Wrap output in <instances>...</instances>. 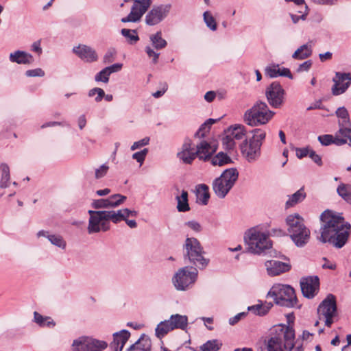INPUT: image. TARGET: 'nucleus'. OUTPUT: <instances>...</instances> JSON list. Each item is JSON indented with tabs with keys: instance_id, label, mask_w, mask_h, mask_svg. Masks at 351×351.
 <instances>
[{
	"instance_id": "1",
	"label": "nucleus",
	"mask_w": 351,
	"mask_h": 351,
	"mask_svg": "<svg viewBox=\"0 0 351 351\" xmlns=\"http://www.w3.org/2000/svg\"><path fill=\"white\" fill-rule=\"evenodd\" d=\"M321 219L324 225L318 239L324 243L328 242L337 248L344 246L349 237L350 225L345 223L343 217L334 215L331 211L324 212Z\"/></svg>"
},
{
	"instance_id": "2",
	"label": "nucleus",
	"mask_w": 351,
	"mask_h": 351,
	"mask_svg": "<svg viewBox=\"0 0 351 351\" xmlns=\"http://www.w3.org/2000/svg\"><path fill=\"white\" fill-rule=\"evenodd\" d=\"M295 332L294 330L285 325L275 326L268 339L267 348L268 351H284V348L291 351L294 346Z\"/></svg>"
},
{
	"instance_id": "3",
	"label": "nucleus",
	"mask_w": 351,
	"mask_h": 351,
	"mask_svg": "<svg viewBox=\"0 0 351 351\" xmlns=\"http://www.w3.org/2000/svg\"><path fill=\"white\" fill-rule=\"evenodd\" d=\"M245 242L249 252L261 255L272 247L269 234L259 227L249 229L245 234Z\"/></svg>"
},
{
	"instance_id": "4",
	"label": "nucleus",
	"mask_w": 351,
	"mask_h": 351,
	"mask_svg": "<svg viewBox=\"0 0 351 351\" xmlns=\"http://www.w3.org/2000/svg\"><path fill=\"white\" fill-rule=\"evenodd\" d=\"M252 136L243 141L240 145L242 156L249 162L256 161L261 154V148L266 137V132L261 128L252 131Z\"/></svg>"
},
{
	"instance_id": "5",
	"label": "nucleus",
	"mask_w": 351,
	"mask_h": 351,
	"mask_svg": "<svg viewBox=\"0 0 351 351\" xmlns=\"http://www.w3.org/2000/svg\"><path fill=\"white\" fill-rule=\"evenodd\" d=\"M287 231L298 247H303L310 238V230L304 223V219L298 213L288 215L285 219Z\"/></svg>"
},
{
	"instance_id": "6",
	"label": "nucleus",
	"mask_w": 351,
	"mask_h": 351,
	"mask_svg": "<svg viewBox=\"0 0 351 351\" xmlns=\"http://www.w3.org/2000/svg\"><path fill=\"white\" fill-rule=\"evenodd\" d=\"M274 115L266 103L257 101L245 112L243 119L247 125L254 127L267 123Z\"/></svg>"
},
{
	"instance_id": "7",
	"label": "nucleus",
	"mask_w": 351,
	"mask_h": 351,
	"mask_svg": "<svg viewBox=\"0 0 351 351\" xmlns=\"http://www.w3.org/2000/svg\"><path fill=\"white\" fill-rule=\"evenodd\" d=\"M184 257L200 269H204L209 259L204 257L205 252L199 241L194 237H187L184 245Z\"/></svg>"
},
{
	"instance_id": "8",
	"label": "nucleus",
	"mask_w": 351,
	"mask_h": 351,
	"mask_svg": "<svg viewBox=\"0 0 351 351\" xmlns=\"http://www.w3.org/2000/svg\"><path fill=\"white\" fill-rule=\"evenodd\" d=\"M267 296L274 299L276 304L285 307H295L298 300L295 290L289 285L275 284L270 289Z\"/></svg>"
},
{
	"instance_id": "9",
	"label": "nucleus",
	"mask_w": 351,
	"mask_h": 351,
	"mask_svg": "<svg viewBox=\"0 0 351 351\" xmlns=\"http://www.w3.org/2000/svg\"><path fill=\"white\" fill-rule=\"evenodd\" d=\"M337 315L336 298L333 295L329 294L318 306V320L315 322V326H318L319 322H324L326 327L330 328Z\"/></svg>"
},
{
	"instance_id": "10",
	"label": "nucleus",
	"mask_w": 351,
	"mask_h": 351,
	"mask_svg": "<svg viewBox=\"0 0 351 351\" xmlns=\"http://www.w3.org/2000/svg\"><path fill=\"white\" fill-rule=\"evenodd\" d=\"M239 172L235 168L226 169L221 175L214 180L213 189L219 198L226 196L238 180Z\"/></svg>"
},
{
	"instance_id": "11",
	"label": "nucleus",
	"mask_w": 351,
	"mask_h": 351,
	"mask_svg": "<svg viewBox=\"0 0 351 351\" xmlns=\"http://www.w3.org/2000/svg\"><path fill=\"white\" fill-rule=\"evenodd\" d=\"M198 271L196 268L184 267L178 269L172 278L175 288L178 291H186L197 280Z\"/></svg>"
},
{
	"instance_id": "12",
	"label": "nucleus",
	"mask_w": 351,
	"mask_h": 351,
	"mask_svg": "<svg viewBox=\"0 0 351 351\" xmlns=\"http://www.w3.org/2000/svg\"><path fill=\"white\" fill-rule=\"evenodd\" d=\"M90 219L88 226L89 234L98 232L100 230L106 231L110 226V210H88Z\"/></svg>"
},
{
	"instance_id": "13",
	"label": "nucleus",
	"mask_w": 351,
	"mask_h": 351,
	"mask_svg": "<svg viewBox=\"0 0 351 351\" xmlns=\"http://www.w3.org/2000/svg\"><path fill=\"white\" fill-rule=\"evenodd\" d=\"M125 2H132V5L129 14L121 19L123 23H136L141 20L152 3V0H125Z\"/></svg>"
},
{
	"instance_id": "14",
	"label": "nucleus",
	"mask_w": 351,
	"mask_h": 351,
	"mask_svg": "<svg viewBox=\"0 0 351 351\" xmlns=\"http://www.w3.org/2000/svg\"><path fill=\"white\" fill-rule=\"evenodd\" d=\"M267 99L270 106L275 108H280L285 99V91L280 83L272 82L265 91Z\"/></svg>"
},
{
	"instance_id": "15",
	"label": "nucleus",
	"mask_w": 351,
	"mask_h": 351,
	"mask_svg": "<svg viewBox=\"0 0 351 351\" xmlns=\"http://www.w3.org/2000/svg\"><path fill=\"white\" fill-rule=\"evenodd\" d=\"M171 8V4H160L153 6L145 16V23L151 26L160 23L168 16Z\"/></svg>"
},
{
	"instance_id": "16",
	"label": "nucleus",
	"mask_w": 351,
	"mask_h": 351,
	"mask_svg": "<svg viewBox=\"0 0 351 351\" xmlns=\"http://www.w3.org/2000/svg\"><path fill=\"white\" fill-rule=\"evenodd\" d=\"M334 83L331 88V93L335 96L344 93L351 84V75L350 73L336 72L332 78Z\"/></svg>"
},
{
	"instance_id": "17",
	"label": "nucleus",
	"mask_w": 351,
	"mask_h": 351,
	"mask_svg": "<svg viewBox=\"0 0 351 351\" xmlns=\"http://www.w3.org/2000/svg\"><path fill=\"white\" fill-rule=\"evenodd\" d=\"M196 149L194 148L193 141L189 138H186L177 153V158L184 164L190 165L197 157L195 154Z\"/></svg>"
},
{
	"instance_id": "18",
	"label": "nucleus",
	"mask_w": 351,
	"mask_h": 351,
	"mask_svg": "<svg viewBox=\"0 0 351 351\" xmlns=\"http://www.w3.org/2000/svg\"><path fill=\"white\" fill-rule=\"evenodd\" d=\"M302 294L308 298H313L318 292L319 280L317 276L303 278L300 281Z\"/></svg>"
},
{
	"instance_id": "19",
	"label": "nucleus",
	"mask_w": 351,
	"mask_h": 351,
	"mask_svg": "<svg viewBox=\"0 0 351 351\" xmlns=\"http://www.w3.org/2000/svg\"><path fill=\"white\" fill-rule=\"evenodd\" d=\"M267 273L270 276H278L290 270L291 265L277 260H269L265 263Z\"/></svg>"
},
{
	"instance_id": "20",
	"label": "nucleus",
	"mask_w": 351,
	"mask_h": 351,
	"mask_svg": "<svg viewBox=\"0 0 351 351\" xmlns=\"http://www.w3.org/2000/svg\"><path fill=\"white\" fill-rule=\"evenodd\" d=\"M73 52L86 62H93L98 59L95 50L86 45H79L77 47H74Z\"/></svg>"
},
{
	"instance_id": "21",
	"label": "nucleus",
	"mask_w": 351,
	"mask_h": 351,
	"mask_svg": "<svg viewBox=\"0 0 351 351\" xmlns=\"http://www.w3.org/2000/svg\"><path fill=\"white\" fill-rule=\"evenodd\" d=\"M196 152L197 158L202 160H208L210 159L213 154L217 151V146L214 143H208L206 141H202L196 145Z\"/></svg>"
},
{
	"instance_id": "22",
	"label": "nucleus",
	"mask_w": 351,
	"mask_h": 351,
	"mask_svg": "<svg viewBox=\"0 0 351 351\" xmlns=\"http://www.w3.org/2000/svg\"><path fill=\"white\" fill-rule=\"evenodd\" d=\"M113 341L111 342L112 351H122L126 342L130 337V332L126 330H121L112 335Z\"/></svg>"
},
{
	"instance_id": "23",
	"label": "nucleus",
	"mask_w": 351,
	"mask_h": 351,
	"mask_svg": "<svg viewBox=\"0 0 351 351\" xmlns=\"http://www.w3.org/2000/svg\"><path fill=\"white\" fill-rule=\"evenodd\" d=\"M265 73L270 78H275L278 76L287 77L291 80L293 78L289 69L280 67L279 64H273L267 66L265 69Z\"/></svg>"
},
{
	"instance_id": "24",
	"label": "nucleus",
	"mask_w": 351,
	"mask_h": 351,
	"mask_svg": "<svg viewBox=\"0 0 351 351\" xmlns=\"http://www.w3.org/2000/svg\"><path fill=\"white\" fill-rule=\"evenodd\" d=\"M10 61L19 64H30L34 61L32 54L21 50L11 53L9 56Z\"/></svg>"
},
{
	"instance_id": "25",
	"label": "nucleus",
	"mask_w": 351,
	"mask_h": 351,
	"mask_svg": "<svg viewBox=\"0 0 351 351\" xmlns=\"http://www.w3.org/2000/svg\"><path fill=\"white\" fill-rule=\"evenodd\" d=\"M152 341L150 338L145 335H142L140 338L125 351H151Z\"/></svg>"
},
{
	"instance_id": "26",
	"label": "nucleus",
	"mask_w": 351,
	"mask_h": 351,
	"mask_svg": "<svg viewBox=\"0 0 351 351\" xmlns=\"http://www.w3.org/2000/svg\"><path fill=\"white\" fill-rule=\"evenodd\" d=\"M188 196V192L185 190H182L180 194L178 193L176 195L177 201L176 208L179 212L184 213L190 210L191 208L189 204Z\"/></svg>"
},
{
	"instance_id": "27",
	"label": "nucleus",
	"mask_w": 351,
	"mask_h": 351,
	"mask_svg": "<svg viewBox=\"0 0 351 351\" xmlns=\"http://www.w3.org/2000/svg\"><path fill=\"white\" fill-rule=\"evenodd\" d=\"M173 329L185 330L188 326V317L180 314L171 315L169 319Z\"/></svg>"
},
{
	"instance_id": "28",
	"label": "nucleus",
	"mask_w": 351,
	"mask_h": 351,
	"mask_svg": "<svg viewBox=\"0 0 351 351\" xmlns=\"http://www.w3.org/2000/svg\"><path fill=\"white\" fill-rule=\"evenodd\" d=\"M306 197V193L302 188L297 191L295 193L289 196L288 200L285 203L286 208L293 207L298 203L302 202Z\"/></svg>"
},
{
	"instance_id": "29",
	"label": "nucleus",
	"mask_w": 351,
	"mask_h": 351,
	"mask_svg": "<svg viewBox=\"0 0 351 351\" xmlns=\"http://www.w3.org/2000/svg\"><path fill=\"white\" fill-rule=\"evenodd\" d=\"M312 54V45L305 44L300 46L292 55L295 60H304L310 57Z\"/></svg>"
},
{
	"instance_id": "30",
	"label": "nucleus",
	"mask_w": 351,
	"mask_h": 351,
	"mask_svg": "<svg viewBox=\"0 0 351 351\" xmlns=\"http://www.w3.org/2000/svg\"><path fill=\"white\" fill-rule=\"evenodd\" d=\"M34 322L40 327L51 328L56 326V323L51 317L43 316L36 311L34 313Z\"/></svg>"
},
{
	"instance_id": "31",
	"label": "nucleus",
	"mask_w": 351,
	"mask_h": 351,
	"mask_svg": "<svg viewBox=\"0 0 351 351\" xmlns=\"http://www.w3.org/2000/svg\"><path fill=\"white\" fill-rule=\"evenodd\" d=\"M173 327H172L171 322L169 319L160 322L156 326L155 329V335L158 339H162L164 337L168 332L173 330Z\"/></svg>"
},
{
	"instance_id": "32",
	"label": "nucleus",
	"mask_w": 351,
	"mask_h": 351,
	"mask_svg": "<svg viewBox=\"0 0 351 351\" xmlns=\"http://www.w3.org/2000/svg\"><path fill=\"white\" fill-rule=\"evenodd\" d=\"M86 346H88L86 351H102L104 350L108 344L106 341H99L91 337H86Z\"/></svg>"
},
{
	"instance_id": "33",
	"label": "nucleus",
	"mask_w": 351,
	"mask_h": 351,
	"mask_svg": "<svg viewBox=\"0 0 351 351\" xmlns=\"http://www.w3.org/2000/svg\"><path fill=\"white\" fill-rule=\"evenodd\" d=\"M228 134L234 140H241L246 134L245 127L243 125H235L231 126L228 130Z\"/></svg>"
},
{
	"instance_id": "34",
	"label": "nucleus",
	"mask_w": 351,
	"mask_h": 351,
	"mask_svg": "<svg viewBox=\"0 0 351 351\" xmlns=\"http://www.w3.org/2000/svg\"><path fill=\"white\" fill-rule=\"evenodd\" d=\"M211 163L213 166L221 167L231 162V158L223 152H219L214 157H211Z\"/></svg>"
},
{
	"instance_id": "35",
	"label": "nucleus",
	"mask_w": 351,
	"mask_h": 351,
	"mask_svg": "<svg viewBox=\"0 0 351 351\" xmlns=\"http://www.w3.org/2000/svg\"><path fill=\"white\" fill-rule=\"evenodd\" d=\"M197 197L202 204L206 205L210 197L208 187L206 184H199L197 188Z\"/></svg>"
},
{
	"instance_id": "36",
	"label": "nucleus",
	"mask_w": 351,
	"mask_h": 351,
	"mask_svg": "<svg viewBox=\"0 0 351 351\" xmlns=\"http://www.w3.org/2000/svg\"><path fill=\"white\" fill-rule=\"evenodd\" d=\"M150 40L153 47L158 50L165 48L167 45V41L162 38L161 32H157L155 34L151 35Z\"/></svg>"
},
{
	"instance_id": "37",
	"label": "nucleus",
	"mask_w": 351,
	"mask_h": 351,
	"mask_svg": "<svg viewBox=\"0 0 351 351\" xmlns=\"http://www.w3.org/2000/svg\"><path fill=\"white\" fill-rule=\"evenodd\" d=\"M0 169L1 171L0 186L1 188H6L8 186V183L10 178V168L7 164L2 163L0 165Z\"/></svg>"
},
{
	"instance_id": "38",
	"label": "nucleus",
	"mask_w": 351,
	"mask_h": 351,
	"mask_svg": "<svg viewBox=\"0 0 351 351\" xmlns=\"http://www.w3.org/2000/svg\"><path fill=\"white\" fill-rule=\"evenodd\" d=\"M337 192L347 202L351 197V185L341 183L337 189Z\"/></svg>"
},
{
	"instance_id": "39",
	"label": "nucleus",
	"mask_w": 351,
	"mask_h": 351,
	"mask_svg": "<svg viewBox=\"0 0 351 351\" xmlns=\"http://www.w3.org/2000/svg\"><path fill=\"white\" fill-rule=\"evenodd\" d=\"M97 94L95 98V101L99 102L103 98H105L107 101H110V95H106L103 89L100 88H94L88 91V95L89 97H93Z\"/></svg>"
},
{
	"instance_id": "40",
	"label": "nucleus",
	"mask_w": 351,
	"mask_h": 351,
	"mask_svg": "<svg viewBox=\"0 0 351 351\" xmlns=\"http://www.w3.org/2000/svg\"><path fill=\"white\" fill-rule=\"evenodd\" d=\"M121 34L130 44H135L139 40L136 30L122 29Z\"/></svg>"
},
{
	"instance_id": "41",
	"label": "nucleus",
	"mask_w": 351,
	"mask_h": 351,
	"mask_svg": "<svg viewBox=\"0 0 351 351\" xmlns=\"http://www.w3.org/2000/svg\"><path fill=\"white\" fill-rule=\"evenodd\" d=\"M222 343L219 342L218 340L214 339L208 341L206 343L201 346L202 351H217L219 350Z\"/></svg>"
},
{
	"instance_id": "42",
	"label": "nucleus",
	"mask_w": 351,
	"mask_h": 351,
	"mask_svg": "<svg viewBox=\"0 0 351 351\" xmlns=\"http://www.w3.org/2000/svg\"><path fill=\"white\" fill-rule=\"evenodd\" d=\"M337 116L339 118V124H350V120L347 109L344 107L339 108L336 111Z\"/></svg>"
},
{
	"instance_id": "43",
	"label": "nucleus",
	"mask_w": 351,
	"mask_h": 351,
	"mask_svg": "<svg viewBox=\"0 0 351 351\" xmlns=\"http://www.w3.org/2000/svg\"><path fill=\"white\" fill-rule=\"evenodd\" d=\"M215 122V119H209L204 122L196 132L195 136L199 137H204L205 134L210 130V125Z\"/></svg>"
},
{
	"instance_id": "44",
	"label": "nucleus",
	"mask_w": 351,
	"mask_h": 351,
	"mask_svg": "<svg viewBox=\"0 0 351 351\" xmlns=\"http://www.w3.org/2000/svg\"><path fill=\"white\" fill-rule=\"evenodd\" d=\"M86 343V337H82L74 340L72 344L73 351H86L88 348Z\"/></svg>"
},
{
	"instance_id": "45",
	"label": "nucleus",
	"mask_w": 351,
	"mask_h": 351,
	"mask_svg": "<svg viewBox=\"0 0 351 351\" xmlns=\"http://www.w3.org/2000/svg\"><path fill=\"white\" fill-rule=\"evenodd\" d=\"M127 210L124 209L119 210L117 211L111 210V221L113 223H118L121 221H125L127 218Z\"/></svg>"
},
{
	"instance_id": "46",
	"label": "nucleus",
	"mask_w": 351,
	"mask_h": 351,
	"mask_svg": "<svg viewBox=\"0 0 351 351\" xmlns=\"http://www.w3.org/2000/svg\"><path fill=\"white\" fill-rule=\"evenodd\" d=\"M48 240L51 244L60 248L64 249L66 247V242L60 235L51 234Z\"/></svg>"
},
{
	"instance_id": "47",
	"label": "nucleus",
	"mask_w": 351,
	"mask_h": 351,
	"mask_svg": "<svg viewBox=\"0 0 351 351\" xmlns=\"http://www.w3.org/2000/svg\"><path fill=\"white\" fill-rule=\"evenodd\" d=\"M204 20L207 27H209L211 30L215 31L217 29V23L215 19L208 11H206L204 13Z\"/></svg>"
},
{
	"instance_id": "48",
	"label": "nucleus",
	"mask_w": 351,
	"mask_h": 351,
	"mask_svg": "<svg viewBox=\"0 0 351 351\" xmlns=\"http://www.w3.org/2000/svg\"><path fill=\"white\" fill-rule=\"evenodd\" d=\"M110 76V66H106L99 72L95 77V81L108 82Z\"/></svg>"
},
{
	"instance_id": "49",
	"label": "nucleus",
	"mask_w": 351,
	"mask_h": 351,
	"mask_svg": "<svg viewBox=\"0 0 351 351\" xmlns=\"http://www.w3.org/2000/svg\"><path fill=\"white\" fill-rule=\"evenodd\" d=\"M147 153L148 149L145 148L140 152L134 153L132 156V159L136 160L140 164V165H142L146 158Z\"/></svg>"
},
{
	"instance_id": "50",
	"label": "nucleus",
	"mask_w": 351,
	"mask_h": 351,
	"mask_svg": "<svg viewBox=\"0 0 351 351\" xmlns=\"http://www.w3.org/2000/svg\"><path fill=\"white\" fill-rule=\"evenodd\" d=\"M110 206V199H101L93 202V206L96 209H108V206Z\"/></svg>"
},
{
	"instance_id": "51",
	"label": "nucleus",
	"mask_w": 351,
	"mask_h": 351,
	"mask_svg": "<svg viewBox=\"0 0 351 351\" xmlns=\"http://www.w3.org/2000/svg\"><path fill=\"white\" fill-rule=\"evenodd\" d=\"M126 200V197L120 194L111 195V207H116L123 204Z\"/></svg>"
},
{
	"instance_id": "52",
	"label": "nucleus",
	"mask_w": 351,
	"mask_h": 351,
	"mask_svg": "<svg viewBox=\"0 0 351 351\" xmlns=\"http://www.w3.org/2000/svg\"><path fill=\"white\" fill-rule=\"evenodd\" d=\"M149 137H145L138 141L134 142L130 147V149L132 151H134L136 149H141V147L149 145Z\"/></svg>"
},
{
	"instance_id": "53",
	"label": "nucleus",
	"mask_w": 351,
	"mask_h": 351,
	"mask_svg": "<svg viewBox=\"0 0 351 351\" xmlns=\"http://www.w3.org/2000/svg\"><path fill=\"white\" fill-rule=\"evenodd\" d=\"M222 144L224 148L228 150L232 149L235 145L234 139L230 137L229 134L222 138Z\"/></svg>"
},
{
	"instance_id": "54",
	"label": "nucleus",
	"mask_w": 351,
	"mask_h": 351,
	"mask_svg": "<svg viewBox=\"0 0 351 351\" xmlns=\"http://www.w3.org/2000/svg\"><path fill=\"white\" fill-rule=\"evenodd\" d=\"M339 133L341 136L347 138L350 136V134H351V122H350V124H339Z\"/></svg>"
},
{
	"instance_id": "55",
	"label": "nucleus",
	"mask_w": 351,
	"mask_h": 351,
	"mask_svg": "<svg viewBox=\"0 0 351 351\" xmlns=\"http://www.w3.org/2000/svg\"><path fill=\"white\" fill-rule=\"evenodd\" d=\"M45 74V71L40 68L27 70L25 72L27 77H43Z\"/></svg>"
},
{
	"instance_id": "56",
	"label": "nucleus",
	"mask_w": 351,
	"mask_h": 351,
	"mask_svg": "<svg viewBox=\"0 0 351 351\" xmlns=\"http://www.w3.org/2000/svg\"><path fill=\"white\" fill-rule=\"evenodd\" d=\"M109 169L108 165L106 164L102 165L98 169L95 170V177L97 179H99L104 177L108 172Z\"/></svg>"
},
{
	"instance_id": "57",
	"label": "nucleus",
	"mask_w": 351,
	"mask_h": 351,
	"mask_svg": "<svg viewBox=\"0 0 351 351\" xmlns=\"http://www.w3.org/2000/svg\"><path fill=\"white\" fill-rule=\"evenodd\" d=\"M184 225L195 232H199L202 229L200 223L194 220L189 221L186 222Z\"/></svg>"
},
{
	"instance_id": "58",
	"label": "nucleus",
	"mask_w": 351,
	"mask_h": 351,
	"mask_svg": "<svg viewBox=\"0 0 351 351\" xmlns=\"http://www.w3.org/2000/svg\"><path fill=\"white\" fill-rule=\"evenodd\" d=\"M318 141L323 145L327 146L332 143L333 136L330 134H325L318 136Z\"/></svg>"
},
{
	"instance_id": "59",
	"label": "nucleus",
	"mask_w": 351,
	"mask_h": 351,
	"mask_svg": "<svg viewBox=\"0 0 351 351\" xmlns=\"http://www.w3.org/2000/svg\"><path fill=\"white\" fill-rule=\"evenodd\" d=\"M312 61L311 60H306L300 64L296 69L298 73L308 71L312 66Z\"/></svg>"
},
{
	"instance_id": "60",
	"label": "nucleus",
	"mask_w": 351,
	"mask_h": 351,
	"mask_svg": "<svg viewBox=\"0 0 351 351\" xmlns=\"http://www.w3.org/2000/svg\"><path fill=\"white\" fill-rule=\"evenodd\" d=\"M311 149L308 147H303V148H296L295 154L298 158H302L307 156H309Z\"/></svg>"
},
{
	"instance_id": "61",
	"label": "nucleus",
	"mask_w": 351,
	"mask_h": 351,
	"mask_svg": "<svg viewBox=\"0 0 351 351\" xmlns=\"http://www.w3.org/2000/svg\"><path fill=\"white\" fill-rule=\"evenodd\" d=\"M145 51L149 58H152L154 63H156L159 57V53L154 51L150 47L147 46L145 48Z\"/></svg>"
},
{
	"instance_id": "62",
	"label": "nucleus",
	"mask_w": 351,
	"mask_h": 351,
	"mask_svg": "<svg viewBox=\"0 0 351 351\" xmlns=\"http://www.w3.org/2000/svg\"><path fill=\"white\" fill-rule=\"evenodd\" d=\"M249 311H252L254 314L258 315H263L266 313V311L263 310V306L261 305H256L248 307Z\"/></svg>"
},
{
	"instance_id": "63",
	"label": "nucleus",
	"mask_w": 351,
	"mask_h": 351,
	"mask_svg": "<svg viewBox=\"0 0 351 351\" xmlns=\"http://www.w3.org/2000/svg\"><path fill=\"white\" fill-rule=\"evenodd\" d=\"M317 165L321 166L322 161L321 157L315 153L313 149L311 150L308 156Z\"/></svg>"
},
{
	"instance_id": "64",
	"label": "nucleus",
	"mask_w": 351,
	"mask_h": 351,
	"mask_svg": "<svg viewBox=\"0 0 351 351\" xmlns=\"http://www.w3.org/2000/svg\"><path fill=\"white\" fill-rule=\"evenodd\" d=\"M245 315L246 314L245 313H238L235 316H234V317H232L229 319V324L230 325H232V326L236 324L237 323H238L241 319V318L245 317Z\"/></svg>"
}]
</instances>
